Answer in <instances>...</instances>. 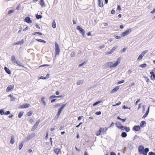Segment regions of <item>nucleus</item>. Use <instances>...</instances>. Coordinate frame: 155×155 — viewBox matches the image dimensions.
<instances>
[{"instance_id":"obj_1","label":"nucleus","mask_w":155,"mask_h":155,"mask_svg":"<svg viewBox=\"0 0 155 155\" xmlns=\"http://www.w3.org/2000/svg\"><path fill=\"white\" fill-rule=\"evenodd\" d=\"M138 151L140 154L147 155V153L149 151V149L147 148L144 149V147L142 145H140L138 148Z\"/></svg>"},{"instance_id":"obj_2","label":"nucleus","mask_w":155,"mask_h":155,"mask_svg":"<svg viewBox=\"0 0 155 155\" xmlns=\"http://www.w3.org/2000/svg\"><path fill=\"white\" fill-rule=\"evenodd\" d=\"M120 61V59L118 58L116 62L114 64L112 62H109L106 64L108 67L110 68H114L116 67L118 64H119Z\"/></svg>"},{"instance_id":"obj_3","label":"nucleus","mask_w":155,"mask_h":155,"mask_svg":"<svg viewBox=\"0 0 155 155\" xmlns=\"http://www.w3.org/2000/svg\"><path fill=\"white\" fill-rule=\"evenodd\" d=\"M107 130V128L100 127L99 130L96 133V135L97 136L100 135L101 133L102 134H104Z\"/></svg>"},{"instance_id":"obj_4","label":"nucleus","mask_w":155,"mask_h":155,"mask_svg":"<svg viewBox=\"0 0 155 155\" xmlns=\"http://www.w3.org/2000/svg\"><path fill=\"white\" fill-rule=\"evenodd\" d=\"M55 55H58L59 54V53L60 51V50L58 44L57 42H55Z\"/></svg>"},{"instance_id":"obj_5","label":"nucleus","mask_w":155,"mask_h":155,"mask_svg":"<svg viewBox=\"0 0 155 155\" xmlns=\"http://www.w3.org/2000/svg\"><path fill=\"white\" fill-rule=\"evenodd\" d=\"M116 125L118 129H120L121 130L123 129L124 127V126H123L121 123L119 121H117L116 122Z\"/></svg>"},{"instance_id":"obj_6","label":"nucleus","mask_w":155,"mask_h":155,"mask_svg":"<svg viewBox=\"0 0 155 155\" xmlns=\"http://www.w3.org/2000/svg\"><path fill=\"white\" fill-rule=\"evenodd\" d=\"M65 105H66V104H62L61 105V107L58 109V113L57 114V116L58 117L59 116L60 114L61 113L62 110L63 109L64 107H65Z\"/></svg>"},{"instance_id":"obj_7","label":"nucleus","mask_w":155,"mask_h":155,"mask_svg":"<svg viewBox=\"0 0 155 155\" xmlns=\"http://www.w3.org/2000/svg\"><path fill=\"white\" fill-rule=\"evenodd\" d=\"M131 29H129L125 31L122 33V36L124 37L128 35L131 32Z\"/></svg>"},{"instance_id":"obj_8","label":"nucleus","mask_w":155,"mask_h":155,"mask_svg":"<svg viewBox=\"0 0 155 155\" xmlns=\"http://www.w3.org/2000/svg\"><path fill=\"white\" fill-rule=\"evenodd\" d=\"M77 29L79 31L80 33L83 36L84 35V31L83 29L81 28L80 26H78L77 27Z\"/></svg>"},{"instance_id":"obj_9","label":"nucleus","mask_w":155,"mask_h":155,"mask_svg":"<svg viewBox=\"0 0 155 155\" xmlns=\"http://www.w3.org/2000/svg\"><path fill=\"white\" fill-rule=\"evenodd\" d=\"M39 122L40 121L39 120L36 121V122L34 124V125L32 127L31 129V131H34L35 129H36L37 128V127Z\"/></svg>"},{"instance_id":"obj_10","label":"nucleus","mask_w":155,"mask_h":155,"mask_svg":"<svg viewBox=\"0 0 155 155\" xmlns=\"http://www.w3.org/2000/svg\"><path fill=\"white\" fill-rule=\"evenodd\" d=\"M14 88V85L13 84L9 85L6 89V91L8 92L10 91H12Z\"/></svg>"},{"instance_id":"obj_11","label":"nucleus","mask_w":155,"mask_h":155,"mask_svg":"<svg viewBox=\"0 0 155 155\" xmlns=\"http://www.w3.org/2000/svg\"><path fill=\"white\" fill-rule=\"evenodd\" d=\"M150 74H151L150 78L151 80L154 81L155 80V74L154 72L150 71Z\"/></svg>"},{"instance_id":"obj_12","label":"nucleus","mask_w":155,"mask_h":155,"mask_svg":"<svg viewBox=\"0 0 155 155\" xmlns=\"http://www.w3.org/2000/svg\"><path fill=\"white\" fill-rule=\"evenodd\" d=\"M30 104H24L22 105H20L19 107L20 108L23 109L24 108H27L29 107Z\"/></svg>"},{"instance_id":"obj_13","label":"nucleus","mask_w":155,"mask_h":155,"mask_svg":"<svg viewBox=\"0 0 155 155\" xmlns=\"http://www.w3.org/2000/svg\"><path fill=\"white\" fill-rule=\"evenodd\" d=\"M117 47H114L113 48L110 50V51L107 52L105 54L107 55H108L110 54H111L117 48Z\"/></svg>"},{"instance_id":"obj_14","label":"nucleus","mask_w":155,"mask_h":155,"mask_svg":"<svg viewBox=\"0 0 155 155\" xmlns=\"http://www.w3.org/2000/svg\"><path fill=\"white\" fill-rule=\"evenodd\" d=\"M25 21L28 23H31L32 21L30 19V18L28 17H26L25 19Z\"/></svg>"},{"instance_id":"obj_15","label":"nucleus","mask_w":155,"mask_h":155,"mask_svg":"<svg viewBox=\"0 0 155 155\" xmlns=\"http://www.w3.org/2000/svg\"><path fill=\"white\" fill-rule=\"evenodd\" d=\"M140 129V127L139 125H135L133 127V130L135 131H139Z\"/></svg>"},{"instance_id":"obj_16","label":"nucleus","mask_w":155,"mask_h":155,"mask_svg":"<svg viewBox=\"0 0 155 155\" xmlns=\"http://www.w3.org/2000/svg\"><path fill=\"white\" fill-rule=\"evenodd\" d=\"M98 5L100 7H103L104 6L102 0H97Z\"/></svg>"},{"instance_id":"obj_17","label":"nucleus","mask_w":155,"mask_h":155,"mask_svg":"<svg viewBox=\"0 0 155 155\" xmlns=\"http://www.w3.org/2000/svg\"><path fill=\"white\" fill-rule=\"evenodd\" d=\"M11 60L13 64H15V62L16 61V60L15 57L14 55L12 56Z\"/></svg>"},{"instance_id":"obj_18","label":"nucleus","mask_w":155,"mask_h":155,"mask_svg":"<svg viewBox=\"0 0 155 155\" xmlns=\"http://www.w3.org/2000/svg\"><path fill=\"white\" fill-rule=\"evenodd\" d=\"M15 142V140H14V136L12 135L11 136V140H10V143L11 144H13Z\"/></svg>"},{"instance_id":"obj_19","label":"nucleus","mask_w":155,"mask_h":155,"mask_svg":"<svg viewBox=\"0 0 155 155\" xmlns=\"http://www.w3.org/2000/svg\"><path fill=\"white\" fill-rule=\"evenodd\" d=\"M8 97H10L11 101H15V97H13V95L11 94H10L8 96Z\"/></svg>"},{"instance_id":"obj_20","label":"nucleus","mask_w":155,"mask_h":155,"mask_svg":"<svg viewBox=\"0 0 155 155\" xmlns=\"http://www.w3.org/2000/svg\"><path fill=\"white\" fill-rule=\"evenodd\" d=\"M119 86H117L115 88L113 89L111 91V93H114L117 91L119 89Z\"/></svg>"},{"instance_id":"obj_21","label":"nucleus","mask_w":155,"mask_h":155,"mask_svg":"<svg viewBox=\"0 0 155 155\" xmlns=\"http://www.w3.org/2000/svg\"><path fill=\"white\" fill-rule=\"evenodd\" d=\"M124 129L126 132H128L130 130V128L129 127H124V128L123 129H122L121 130H124Z\"/></svg>"},{"instance_id":"obj_22","label":"nucleus","mask_w":155,"mask_h":155,"mask_svg":"<svg viewBox=\"0 0 155 155\" xmlns=\"http://www.w3.org/2000/svg\"><path fill=\"white\" fill-rule=\"evenodd\" d=\"M4 69L7 73H8V74H11V71L10 70L7 68L6 67H5L4 68Z\"/></svg>"},{"instance_id":"obj_23","label":"nucleus","mask_w":155,"mask_h":155,"mask_svg":"<svg viewBox=\"0 0 155 155\" xmlns=\"http://www.w3.org/2000/svg\"><path fill=\"white\" fill-rule=\"evenodd\" d=\"M49 74H48L46 77H43L41 76L40 78V79H45L46 78H49Z\"/></svg>"},{"instance_id":"obj_24","label":"nucleus","mask_w":155,"mask_h":155,"mask_svg":"<svg viewBox=\"0 0 155 155\" xmlns=\"http://www.w3.org/2000/svg\"><path fill=\"white\" fill-rule=\"evenodd\" d=\"M149 110V107H148L147 111L144 114L143 117V118H145L148 115Z\"/></svg>"},{"instance_id":"obj_25","label":"nucleus","mask_w":155,"mask_h":155,"mask_svg":"<svg viewBox=\"0 0 155 155\" xmlns=\"http://www.w3.org/2000/svg\"><path fill=\"white\" fill-rule=\"evenodd\" d=\"M146 125V122L144 121H142L141 122L140 127H143Z\"/></svg>"},{"instance_id":"obj_26","label":"nucleus","mask_w":155,"mask_h":155,"mask_svg":"<svg viewBox=\"0 0 155 155\" xmlns=\"http://www.w3.org/2000/svg\"><path fill=\"white\" fill-rule=\"evenodd\" d=\"M15 64L20 66H22V64L19 61H17L15 62Z\"/></svg>"},{"instance_id":"obj_27","label":"nucleus","mask_w":155,"mask_h":155,"mask_svg":"<svg viewBox=\"0 0 155 155\" xmlns=\"http://www.w3.org/2000/svg\"><path fill=\"white\" fill-rule=\"evenodd\" d=\"M40 4L42 7H43L44 6L45 3L44 0H40Z\"/></svg>"},{"instance_id":"obj_28","label":"nucleus","mask_w":155,"mask_h":155,"mask_svg":"<svg viewBox=\"0 0 155 155\" xmlns=\"http://www.w3.org/2000/svg\"><path fill=\"white\" fill-rule=\"evenodd\" d=\"M54 151L55 153L58 154L59 152L60 151V150L58 148H56L54 149Z\"/></svg>"},{"instance_id":"obj_29","label":"nucleus","mask_w":155,"mask_h":155,"mask_svg":"<svg viewBox=\"0 0 155 155\" xmlns=\"http://www.w3.org/2000/svg\"><path fill=\"white\" fill-rule=\"evenodd\" d=\"M121 136L123 137H125L127 136V134L126 132H123L121 133Z\"/></svg>"},{"instance_id":"obj_30","label":"nucleus","mask_w":155,"mask_h":155,"mask_svg":"<svg viewBox=\"0 0 155 155\" xmlns=\"http://www.w3.org/2000/svg\"><path fill=\"white\" fill-rule=\"evenodd\" d=\"M23 142H21L19 144V147H18V148H19V150H21L23 146Z\"/></svg>"},{"instance_id":"obj_31","label":"nucleus","mask_w":155,"mask_h":155,"mask_svg":"<svg viewBox=\"0 0 155 155\" xmlns=\"http://www.w3.org/2000/svg\"><path fill=\"white\" fill-rule=\"evenodd\" d=\"M83 83V81L81 80H79L78 81L77 83V85H80L81 84H82Z\"/></svg>"},{"instance_id":"obj_32","label":"nucleus","mask_w":155,"mask_h":155,"mask_svg":"<svg viewBox=\"0 0 155 155\" xmlns=\"http://www.w3.org/2000/svg\"><path fill=\"white\" fill-rule=\"evenodd\" d=\"M44 99H45L44 97H42L41 99V101H42V103H43V104L44 105H46V103L45 102V101L44 100Z\"/></svg>"},{"instance_id":"obj_33","label":"nucleus","mask_w":155,"mask_h":155,"mask_svg":"<svg viewBox=\"0 0 155 155\" xmlns=\"http://www.w3.org/2000/svg\"><path fill=\"white\" fill-rule=\"evenodd\" d=\"M0 114L2 115L5 114L4 110L3 109H2L0 110Z\"/></svg>"},{"instance_id":"obj_34","label":"nucleus","mask_w":155,"mask_h":155,"mask_svg":"<svg viewBox=\"0 0 155 155\" xmlns=\"http://www.w3.org/2000/svg\"><path fill=\"white\" fill-rule=\"evenodd\" d=\"M101 101H97L93 104V106H96V105H97L99 103H101Z\"/></svg>"},{"instance_id":"obj_35","label":"nucleus","mask_w":155,"mask_h":155,"mask_svg":"<svg viewBox=\"0 0 155 155\" xmlns=\"http://www.w3.org/2000/svg\"><path fill=\"white\" fill-rule=\"evenodd\" d=\"M147 65L146 64H143L140 65V67L142 68H145L147 67Z\"/></svg>"},{"instance_id":"obj_36","label":"nucleus","mask_w":155,"mask_h":155,"mask_svg":"<svg viewBox=\"0 0 155 155\" xmlns=\"http://www.w3.org/2000/svg\"><path fill=\"white\" fill-rule=\"evenodd\" d=\"M23 112H20L18 114V117L19 118H20L23 114Z\"/></svg>"},{"instance_id":"obj_37","label":"nucleus","mask_w":155,"mask_h":155,"mask_svg":"<svg viewBox=\"0 0 155 155\" xmlns=\"http://www.w3.org/2000/svg\"><path fill=\"white\" fill-rule=\"evenodd\" d=\"M52 27L54 28H55L56 27V24L54 20L52 23Z\"/></svg>"},{"instance_id":"obj_38","label":"nucleus","mask_w":155,"mask_h":155,"mask_svg":"<svg viewBox=\"0 0 155 155\" xmlns=\"http://www.w3.org/2000/svg\"><path fill=\"white\" fill-rule=\"evenodd\" d=\"M148 52V51L147 50H145L144 51H143L142 54H141V55H143V56H144L145 54H146Z\"/></svg>"},{"instance_id":"obj_39","label":"nucleus","mask_w":155,"mask_h":155,"mask_svg":"<svg viewBox=\"0 0 155 155\" xmlns=\"http://www.w3.org/2000/svg\"><path fill=\"white\" fill-rule=\"evenodd\" d=\"M35 136V134L34 133L31 134L29 135V138H32L34 137Z\"/></svg>"},{"instance_id":"obj_40","label":"nucleus","mask_w":155,"mask_h":155,"mask_svg":"<svg viewBox=\"0 0 155 155\" xmlns=\"http://www.w3.org/2000/svg\"><path fill=\"white\" fill-rule=\"evenodd\" d=\"M144 78H145V80L146 81V82L147 83H149L150 81V79L147 77H144Z\"/></svg>"},{"instance_id":"obj_41","label":"nucleus","mask_w":155,"mask_h":155,"mask_svg":"<svg viewBox=\"0 0 155 155\" xmlns=\"http://www.w3.org/2000/svg\"><path fill=\"white\" fill-rule=\"evenodd\" d=\"M143 57V56L142 55H141V54H140L138 57L137 59V60H141L142 59Z\"/></svg>"},{"instance_id":"obj_42","label":"nucleus","mask_w":155,"mask_h":155,"mask_svg":"<svg viewBox=\"0 0 155 155\" xmlns=\"http://www.w3.org/2000/svg\"><path fill=\"white\" fill-rule=\"evenodd\" d=\"M18 45H22L24 43V40L22 39L21 41L18 42Z\"/></svg>"},{"instance_id":"obj_43","label":"nucleus","mask_w":155,"mask_h":155,"mask_svg":"<svg viewBox=\"0 0 155 155\" xmlns=\"http://www.w3.org/2000/svg\"><path fill=\"white\" fill-rule=\"evenodd\" d=\"M87 63V61H84V62L83 63H82L81 64H80L79 66H78V67H81L83 65H84L85 64H86Z\"/></svg>"},{"instance_id":"obj_44","label":"nucleus","mask_w":155,"mask_h":155,"mask_svg":"<svg viewBox=\"0 0 155 155\" xmlns=\"http://www.w3.org/2000/svg\"><path fill=\"white\" fill-rule=\"evenodd\" d=\"M36 40L37 41H38L40 42H44V43L45 42V41L44 40H42V39H36Z\"/></svg>"},{"instance_id":"obj_45","label":"nucleus","mask_w":155,"mask_h":155,"mask_svg":"<svg viewBox=\"0 0 155 155\" xmlns=\"http://www.w3.org/2000/svg\"><path fill=\"white\" fill-rule=\"evenodd\" d=\"M32 114V112H31V111H30L28 112L27 113V114L28 116H31Z\"/></svg>"},{"instance_id":"obj_46","label":"nucleus","mask_w":155,"mask_h":155,"mask_svg":"<svg viewBox=\"0 0 155 155\" xmlns=\"http://www.w3.org/2000/svg\"><path fill=\"white\" fill-rule=\"evenodd\" d=\"M101 112L100 111L96 112L95 113V114L96 115H98L101 114Z\"/></svg>"},{"instance_id":"obj_47","label":"nucleus","mask_w":155,"mask_h":155,"mask_svg":"<svg viewBox=\"0 0 155 155\" xmlns=\"http://www.w3.org/2000/svg\"><path fill=\"white\" fill-rule=\"evenodd\" d=\"M15 11V10H14V9L10 10L8 12V14H11V13H12L13 12H14Z\"/></svg>"},{"instance_id":"obj_48","label":"nucleus","mask_w":155,"mask_h":155,"mask_svg":"<svg viewBox=\"0 0 155 155\" xmlns=\"http://www.w3.org/2000/svg\"><path fill=\"white\" fill-rule=\"evenodd\" d=\"M36 18L38 19H39V18H42V16L41 15H37Z\"/></svg>"},{"instance_id":"obj_49","label":"nucleus","mask_w":155,"mask_h":155,"mask_svg":"<svg viewBox=\"0 0 155 155\" xmlns=\"http://www.w3.org/2000/svg\"><path fill=\"white\" fill-rule=\"evenodd\" d=\"M148 155H155V153H153L152 152H150L148 153Z\"/></svg>"},{"instance_id":"obj_50","label":"nucleus","mask_w":155,"mask_h":155,"mask_svg":"<svg viewBox=\"0 0 155 155\" xmlns=\"http://www.w3.org/2000/svg\"><path fill=\"white\" fill-rule=\"evenodd\" d=\"M121 104V102H119L117 103L116 104L113 105V106H115L117 105H119L120 104Z\"/></svg>"},{"instance_id":"obj_51","label":"nucleus","mask_w":155,"mask_h":155,"mask_svg":"<svg viewBox=\"0 0 155 155\" xmlns=\"http://www.w3.org/2000/svg\"><path fill=\"white\" fill-rule=\"evenodd\" d=\"M124 81L123 80H122L121 81H119V82H117V84H120L121 83H124Z\"/></svg>"},{"instance_id":"obj_52","label":"nucleus","mask_w":155,"mask_h":155,"mask_svg":"<svg viewBox=\"0 0 155 155\" xmlns=\"http://www.w3.org/2000/svg\"><path fill=\"white\" fill-rule=\"evenodd\" d=\"M135 84L134 82H132L129 85V86L130 87H131L134 85Z\"/></svg>"},{"instance_id":"obj_53","label":"nucleus","mask_w":155,"mask_h":155,"mask_svg":"<svg viewBox=\"0 0 155 155\" xmlns=\"http://www.w3.org/2000/svg\"><path fill=\"white\" fill-rule=\"evenodd\" d=\"M21 5H19L17 6L16 9L17 10H18L19 9V8H21Z\"/></svg>"},{"instance_id":"obj_54","label":"nucleus","mask_w":155,"mask_h":155,"mask_svg":"<svg viewBox=\"0 0 155 155\" xmlns=\"http://www.w3.org/2000/svg\"><path fill=\"white\" fill-rule=\"evenodd\" d=\"M114 37L117 39H120V37L118 35H115L114 36Z\"/></svg>"},{"instance_id":"obj_55","label":"nucleus","mask_w":155,"mask_h":155,"mask_svg":"<svg viewBox=\"0 0 155 155\" xmlns=\"http://www.w3.org/2000/svg\"><path fill=\"white\" fill-rule=\"evenodd\" d=\"M10 113V112L9 111H7L6 112H5V115H7L9 114Z\"/></svg>"},{"instance_id":"obj_56","label":"nucleus","mask_w":155,"mask_h":155,"mask_svg":"<svg viewBox=\"0 0 155 155\" xmlns=\"http://www.w3.org/2000/svg\"><path fill=\"white\" fill-rule=\"evenodd\" d=\"M55 97H56V96L53 95L50 97V99H52L53 98H55Z\"/></svg>"},{"instance_id":"obj_57","label":"nucleus","mask_w":155,"mask_h":155,"mask_svg":"<svg viewBox=\"0 0 155 155\" xmlns=\"http://www.w3.org/2000/svg\"><path fill=\"white\" fill-rule=\"evenodd\" d=\"M140 101V99H138L137 100V101L135 103V105H137L138 102H139Z\"/></svg>"},{"instance_id":"obj_58","label":"nucleus","mask_w":155,"mask_h":155,"mask_svg":"<svg viewBox=\"0 0 155 155\" xmlns=\"http://www.w3.org/2000/svg\"><path fill=\"white\" fill-rule=\"evenodd\" d=\"M48 66H49V65L45 64H43V65H41V66H39V67H41Z\"/></svg>"},{"instance_id":"obj_59","label":"nucleus","mask_w":155,"mask_h":155,"mask_svg":"<svg viewBox=\"0 0 155 155\" xmlns=\"http://www.w3.org/2000/svg\"><path fill=\"white\" fill-rule=\"evenodd\" d=\"M117 9L118 10L120 11L121 10V8L120 5H118L117 6Z\"/></svg>"},{"instance_id":"obj_60","label":"nucleus","mask_w":155,"mask_h":155,"mask_svg":"<svg viewBox=\"0 0 155 155\" xmlns=\"http://www.w3.org/2000/svg\"><path fill=\"white\" fill-rule=\"evenodd\" d=\"M83 117V116H79L78 117V120H80Z\"/></svg>"},{"instance_id":"obj_61","label":"nucleus","mask_w":155,"mask_h":155,"mask_svg":"<svg viewBox=\"0 0 155 155\" xmlns=\"http://www.w3.org/2000/svg\"><path fill=\"white\" fill-rule=\"evenodd\" d=\"M60 105H61L60 104H56L55 105L54 107H59V106H60Z\"/></svg>"},{"instance_id":"obj_62","label":"nucleus","mask_w":155,"mask_h":155,"mask_svg":"<svg viewBox=\"0 0 155 155\" xmlns=\"http://www.w3.org/2000/svg\"><path fill=\"white\" fill-rule=\"evenodd\" d=\"M110 155H116L115 153L113 152H111L110 153Z\"/></svg>"},{"instance_id":"obj_63","label":"nucleus","mask_w":155,"mask_h":155,"mask_svg":"<svg viewBox=\"0 0 155 155\" xmlns=\"http://www.w3.org/2000/svg\"><path fill=\"white\" fill-rule=\"evenodd\" d=\"M34 121V120L33 119L31 118L29 120V122L30 123H32Z\"/></svg>"},{"instance_id":"obj_64","label":"nucleus","mask_w":155,"mask_h":155,"mask_svg":"<svg viewBox=\"0 0 155 155\" xmlns=\"http://www.w3.org/2000/svg\"><path fill=\"white\" fill-rule=\"evenodd\" d=\"M155 12V9H153L152 10L151 12L150 13L152 14H153Z\"/></svg>"}]
</instances>
